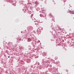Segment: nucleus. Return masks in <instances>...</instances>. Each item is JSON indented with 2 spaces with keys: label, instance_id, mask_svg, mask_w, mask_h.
Masks as SVG:
<instances>
[{
  "label": "nucleus",
  "instance_id": "f03ea898",
  "mask_svg": "<svg viewBox=\"0 0 74 74\" xmlns=\"http://www.w3.org/2000/svg\"><path fill=\"white\" fill-rule=\"evenodd\" d=\"M55 60H57L58 59V57H56L55 58Z\"/></svg>",
  "mask_w": 74,
  "mask_h": 74
},
{
  "label": "nucleus",
  "instance_id": "7ed1b4c3",
  "mask_svg": "<svg viewBox=\"0 0 74 74\" xmlns=\"http://www.w3.org/2000/svg\"><path fill=\"white\" fill-rule=\"evenodd\" d=\"M8 58H10V56H8Z\"/></svg>",
  "mask_w": 74,
  "mask_h": 74
},
{
  "label": "nucleus",
  "instance_id": "39448f33",
  "mask_svg": "<svg viewBox=\"0 0 74 74\" xmlns=\"http://www.w3.org/2000/svg\"><path fill=\"white\" fill-rule=\"evenodd\" d=\"M42 1V0H41Z\"/></svg>",
  "mask_w": 74,
  "mask_h": 74
},
{
  "label": "nucleus",
  "instance_id": "f257e3e1",
  "mask_svg": "<svg viewBox=\"0 0 74 74\" xmlns=\"http://www.w3.org/2000/svg\"><path fill=\"white\" fill-rule=\"evenodd\" d=\"M28 41L29 42V41H31V39H30V38H28Z\"/></svg>",
  "mask_w": 74,
  "mask_h": 74
},
{
  "label": "nucleus",
  "instance_id": "20e7f679",
  "mask_svg": "<svg viewBox=\"0 0 74 74\" xmlns=\"http://www.w3.org/2000/svg\"><path fill=\"white\" fill-rule=\"evenodd\" d=\"M51 60V61H53L52 60Z\"/></svg>",
  "mask_w": 74,
  "mask_h": 74
}]
</instances>
